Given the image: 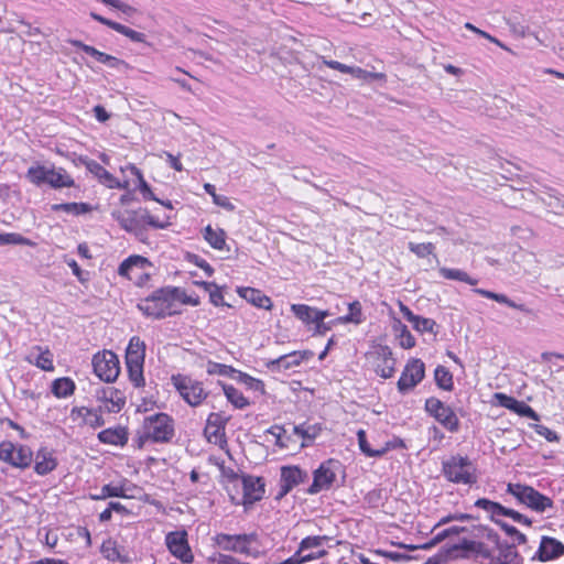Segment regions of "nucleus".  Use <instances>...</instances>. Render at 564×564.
Segmentation results:
<instances>
[{"label": "nucleus", "mask_w": 564, "mask_h": 564, "mask_svg": "<svg viewBox=\"0 0 564 564\" xmlns=\"http://www.w3.org/2000/svg\"><path fill=\"white\" fill-rule=\"evenodd\" d=\"M57 467V459L53 453L47 448H41L36 452L34 470L37 475H46Z\"/></svg>", "instance_id": "31"}, {"label": "nucleus", "mask_w": 564, "mask_h": 564, "mask_svg": "<svg viewBox=\"0 0 564 564\" xmlns=\"http://www.w3.org/2000/svg\"><path fill=\"white\" fill-rule=\"evenodd\" d=\"M564 553V544L554 539L544 536L541 540L539 554L542 561H550L561 556Z\"/></svg>", "instance_id": "32"}, {"label": "nucleus", "mask_w": 564, "mask_h": 564, "mask_svg": "<svg viewBox=\"0 0 564 564\" xmlns=\"http://www.w3.org/2000/svg\"><path fill=\"white\" fill-rule=\"evenodd\" d=\"M425 376V366L421 359L412 358L410 359L399 380H398V389L401 392H406L416 387Z\"/></svg>", "instance_id": "17"}, {"label": "nucleus", "mask_w": 564, "mask_h": 564, "mask_svg": "<svg viewBox=\"0 0 564 564\" xmlns=\"http://www.w3.org/2000/svg\"><path fill=\"white\" fill-rule=\"evenodd\" d=\"M492 404L506 408L520 416L529 417L535 422L540 420L539 414L530 405L523 401L514 399L513 397L507 395L502 392H496L492 395Z\"/></svg>", "instance_id": "19"}, {"label": "nucleus", "mask_w": 564, "mask_h": 564, "mask_svg": "<svg viewBox=\"0 0 564 564\" xmlns=\"http://www.w3.org/2000/svg\"><path fill=\"white\" fill-rule=\"evenodd\" d=\"M25 361L45 372H53L55 370L54 355L45 346H33L26 354Z\"/></svg>", "instance_id": "24"}, {"label": "nucleus", "mask_w": 564, "mask_h": 564, "mask_svg": "<svg viewBox=\"0 0 564 564\" xmlns=\"http://www.w3.org/2000/svg\"><path fill=\"white\" fill-rule=\"evenodd\" d=\"M99 400L101 401L104 409L110 413H117L121 411L126 404L124 394L120 390L112 387L104 389Z\"/></svg>", "instance_id": "28"}, {"label": "nucleus", "mask_w": 564, "mask_h": 564, "mask_svg": "<svg viewBox=\"0 0 564 564\" xmlns=\"http://www.w3.org/2000/svg\"><path fill=\"white\" fill-rule=\"evenodd\" d=\"M227 419L220 413H210L207 417L206 426L204 430L205 437L212 444L224 448L227 444L225 427Z\"/></svg>", "instance_id": "20"}, {"label": "nucleus", "mask_w": 564, "mask_h": 564, "mask_svg": "<svg viewBox=\"0 0 564 564\" xmlns=\"http://www.w3.org/2000/svg\"><path fill=\"white\" fill-rule=\"evenodd\" d=\"M173 433V421L165 413L148 416L143 422L142 437L147 441L166 442L172 438Z\"/></svg>", "instance_id": "10"}, {"label": "nucleus", "mask_w": 564, "mask_h": 564, "mask_svg": "<svg viewBox=\"0 0 564 564\" xmlns=\"http://www.w3.org/2000/svg\"><path fill=\"white\" fill-rule=\"evenodd\" d=\"M243 476H234L226 481V491L234 505H242Z\"/></svg>", "instance_id": "41"}, {"label": "nucleus", "mask_w": 564, "mask_h": 564, "mask_svg": "<svg viewBox=\"0 0 564 564\" xmlns=\"http://www.w3.org/2000/svg\"><path fill=\"white\" fill-rule=\"evenodd\" d=\"M0 245H26L31 246L32 242L15 232L0 234Z\"/></svg>", "instance_id": "61"}, {"label": "nucleus", "mask_w": 564, "mask_h": 564, "mask_svg": "<svg viewBox=\"0 0 564 564\" xmlns=\"http://www.w3.org/2000/svg\"><path fill=\"white\" fill-rule=\"evenodd\" d=\"M170 293L173 302V306L176 308L175 314L181 313L182 305L198 306L200 299L196 293H187L181 288H170Z\"/></svg>", "instance_id": "34"}, {"label": "nucleus", "mask_w": 564, "mask_h": 564, "mask_svg": "<svg viewBox=\"0 0 564 564\" xmlns=\"http://www.w3.org/2000/svg\"><path fill=\"white\" fill-rule=\"evenodd\" d=\"M223 390L228 402H230L235 408L243 409L249 404L248 399L235 387L224 384Z\"/></svg>", "instance_id": "50"}, {"label": "nucleus", "mask_w": 564, "mask_h": 564, "mask_svg": "<svg viewBox=\"0 0 564 564\" xmlns=\"http://www.w3.org/2000/svg\"><path fill=\"white\" fill-rule=\"evenodd\" d=\"M90 17L91 19H94L95 21L115 30L116 32L127 36L128 39L134 41V42H143L144 40V34L141 33V32H138L133 29H130L121 23H118V22H115V21H111L98 13H95V12H90Z\"/></svg>", "instance_id": "30"}, {"label": "nucleus", "mask_w": 564, "mask_h": 564, "mask_svg": "<svg viewBox=\"0 0 564 564\" xmlns=\"http://www.w3.org/2000/svg\"><path fill=\"white\" fill-rule=\"evenodd\" d=\"M151 268L152 264L145 257L134 254L121 262L118 268V274L142 286L150 279Z\"/></svg>", "instance_id": "8"}, {"label": "nucleus", "mask_w": 564, "mask_h": 564, "mask_svg": "<svg viewBox=\"0 0 564 564\" xmlns=\"http://www.w3.org/2000/svg\"><path fill=\"white\" fill-rule=\"evenodd\" d=\"M531 427L542 437H544L547 442H558L560 437L556 432L552 431L545 425L541 424H532Z\"/></svg>", "instance_id": "64"}, {"label": "nucleus", "mask_w": 564, "mask_h": 564, "mask_svg": "<svg viewBox=\"0 0 564 564\" xmlns=\"http://www.w3.org/2000/svg\"><path fill=\"white\" fill-rule=\"evenodd\" d=\"M164 541L169 552L182 563L189 564L194 561V554L185 530L169 532Z\"/></svg>", "instance_id": "16"}, {"label": "nucleus", "mask_w": 564, "mask_h": 564, "mask_svg": "<svg viewBox=\"0 0 564 564\" xmlns=\"http://www.w3.org/2000/svg\"><path fill=\"white\" fill-rule=\"evenodd\" d=\"M365 321V316L362 313V306L359 301H354L348 304V314L344 316H339L334 321V324L345 325V324H354L360 325Z\"/></svg>", "instance_id": "37"}, {"label": "nucleus", "mask_w": 564, "mask_h": 564, "mask_svg": "<svg viewBox=\"0 0 564 564\" xmlns=\"http://www.w3.org/2000/svg\"><path fill=\"white\" fill-rule=\"evenodd\" d=\"M506 491L511 495L519 503L535 512H545L553 507L550 497L535 490L533 487L521 482H509Z\"/></svg>", "instance_id": "2"}, {"label": "nucleus", "mask_w": 564, "mask_h": 564, "mask_svg": "<svg viewBox=\"0 0 564 564\" xmlns=\"http://www.w3.org/2000/svg\"><path fill=\"white\" fill-rule=\"evenodd\" d=\"M306 474L297 466H284L281 468V487L283 492L290 491L294 486L304 480Z\"/></svg>", "instance_id": "33"}, {"label": "nucleus", "mask_w": 564, "mask_h": 564, "mask_svg": "<svg viewBox=\"0 0 564 564\" xmlns=\"http://www.w3.org/2000/svg\"><path fill=\"white\" fill-rule=\"evenodd\" d=\"M52 210L79 216L89 213L91 210V206L87 203L54 204L52 205Z\"/></svg>", "instance_id": "46"}, {"label": "nucleus", "mask_w": 564, "mask_h": 564, "mask_svg": "<svg viewBox=\"0 0 564 564\" xmlns=\"http://www.w3.org/2000/svg\"><path fill=\"white\" fill-rule=\"evenodd\" d=\"M69 416L70 420L79 426L97 429L105 423L99 409L75 406L72 409Z\"/></svg>", "instance_id": "23"}, {"label": "nucleus", "mask_w": 564, "mask_h": 564, "mask_svg": "<svg viewBox=\"0 0 564 564\" xmlns=\"http://www.w3.org/2000/svg\"><path fill=\"white\" fill-rule=\"evenodd\" d=\"M347 74H350L354 78L365 83L384 79V75L382 73L368 72L358 66H349Z\"/></svg>", "instance_id": "53"}, {"label": "nucleus", "mask_w": 564, "mask_h": 564, "mask_svg": "<svg viewBox=\"0 0 564 564\" xmlns=\"http://www.w3.org/2000/svg\"><path fill=\"white\" fill-rule=\"evenodd\" d=\"M33 458V452L29 446L14 444L10 441L0 443V460L17 468H26Z\"/></svg>", "instance_id": "14"}, {"label": "nucleus", "mask_w": 564, "mask_h": 564, "mask_svg": "<svg viewBox=\"0 0 564 564\" xmlns=\"http://www.w3.org/2000/svg\"><path fill=\"white\" fill-rule=\"evenodd\" d=\"M477 557L481 564H518V554L514 547L494 542L492 545L480 544Z\"/></svg>", "instance_id": "9"}, {"label": "nucleus", "mask_w": 564, "mask_h": 564, "mask_svg": "<svg viewBox=\"0 0 564 564\" xmlns=\"http://www.w3.org/2000/svg\"><path fill=\"white\" fill-rule=\"evenodd\" d=\"M138 308L147 316L163 318L174 315L176 308L173 306L170 288L154 291L150 296L138 303Z\"/></svg>", "instance_id": "4"}, {"label": "nucleus", "mask_w": 564, "mask_h": 564, "mask_svg": "<svg viewBox=\"0 0 564 564\" xmlns=\"http://www.w3.org/2000/svg\"><path fill=\"white\" fill-rule=\"evenodd\" d=\"M115 484L118 492V498L138 499L142 495V489L128 479H121L120 481Z\"/></svg>", "instance_id": "45"}, {"label": "nucleus", "mask_w": 564, "mask_h": 564, "mask_svg": "<svg viewBox=\"0 0 564 564\" xmlns=\"http://www.w3.org/2000/svg\"><path fill=\"white\" fill-rule=\"evenodd\" d=\"M409 249L413 252L417 258H426L431 254H434L435 247L432 242H423L415 243L409 242Z\"/></svg>", "instance_id": "58"}, {"label": "nucleus", "mask_w": 564, "mask_h": 564, "mask_svg": "<svg viewBox=\"0 0 564 564\" xmlns=\"http://www.w3.org/2000/svg\"><path fill=\"white\" fill-rule=\"evenodd\" d=\"M326 554H327L326 550H318L316 552H311V553L302 555L300 553V551L297 550L293 556L286 558L285 561L281 562L279 564H303L306 562L322 558Z\"/></svg>", "instance_id": "51"}, {"label": "nucleus", "mask_w": 564, "mask_h": 564, "mask_svg": "<svg viewBox=\"0 0 564 564\" xmlns=\"http://www.w3.org/2000/svg\"><path fill=\"white\" fill-rule=\"evenodd\" d=\"M359 449L368 457H381L388 452L399 448H405L403 440L393 436L387 441L382 440V434L376 433L369 441L364 430L357 432Z\"/></svg>", "instance_id": "3"}, {"label": "nucleus", "mask_w": 564, "mask_h": 564, "mask_svg": "<svg viewBox=\"0 0 564 564\" xmlns=\"http://www.w3.org/2000/svg\"><path fill=\"white\" fill-rule=\"evenodd\" d=\"M236 292L240 297L246 300L251 305L263 308L267 311H271L273 307V303L269 296H267L262 291L249 286H238Z\"/></svg>", "instance_id": "27"}, {"label": "nucleus", "mask_w": 564, "mask_h": 564, "mask_svg": "<svg viewBox=\"0 0 564 564\" xmlns=\"http://www.w3.org/2000/svg\"><path fill=\"white\" fill-rule=\"evenodd\" d=\"M466 531H467L466 527L457 525V524L452 525V527L446 528V529L440 531L438 533H436V535L432 540V544L442 542L443 540H445L449 536H453V535H459L460 533L466 532Z\"/></svg>", "instance_id": "59"}, {"label": "nucleus", "mask_w": 564, "mask_h": 564, "mask_svg": "<svg viewBox=\"0 0 564 564\" xmlns=\"http://www.w3.org/2000/svg\"><path fill=\"white\" fill-rule=\"evenodd\" d=\"M442 470L451 482L473 485L477 481L476 467L467 457H451L443 463Z\"/></svg>", "instance_id": "6"}, {"label": "nucleus", "mask_w": 564, "mask_h": 564, "mask_svg": "<svg viewBox=\"0 0 564 564\" xmlns=\"http://www.w3.org/2000/svg\"><path fill=\"white\" fill-rule=\"evenodd\" d=\"M256 541L253 534H226L218 533L214 536L215 544L224 551H230L257 558L260 551L252 546Z\"/></svg>", "instance_id": "7"}, {"label": "nucleus", "mask_w": 564, "mask_h": 564, "mask_svg": "<svg viewBox=\"0 0 564 564\" xmlns=\"http://www.w3.org/2000/svg\"><path fill=\"white\" fill-rule=\"evenodd\" d=\"M441 276L447 280H456L460 282H465L470 285H476L478 283L477 279L470 278L468 273L459 269H452L442 267L438 269Z\"/></svg>", "instance_id": "49"}, {"label": "nucleus", "mask_w": 564, "mask_h": 564, "mask_svg": "<svg viewBox=\"0 0 564 564\" xmlns=\"http://www.w3.org/2000/svg\"><path fill=\"white\" fill-rule=\"evenodd\" d=\"M184 259L188 264L195 265L196 268L200 269L204 272L205 276L209 278L214 274L213 267L198 254L186 253Z\"/></svg>", "instance_id": "54"}, {"label": "nucleus", "mask_w": 564, "mask_h": 564, "mask_svg": "<svg viewBox=\"0 0 564 564\" xmlns=\"http://www.w3.org/2000/svg\"><path fill=\"white\" fill-rule=\"evenodd\" d=\"M101 553L108 561L111 562L124 563L128 561V555L124 550L111 539L102 543Z\"/></svg>", "instance_id": "39"}, {"label": "nucleus", "mask_w": 564, "mask_h": 564, "mask_svg": "<svg viewBox=\"0 0 564 564\" xmlns=\"http://www.w3.org/2000/svg\"><path fill=\"white\" fill-rule=\"evenodd\" d=\"M194 284L203 288L206 292H208L209 301L213 305L230 307V305L225 302L223 286L207 281H195Z\"/></svg>", "instance_id": "38"}, {"label": "nucleus", "mask_w": 564, "mask_h": 564, "mask_svg": "<svg viewBox=\"0 0 564 564\" xmlns=\"http://www.w3.org/2000/svg\"><path fill=\"white\" fill-rule=\"evenodd\" d=\"M86 167L94 174L100 184L111 189H129L131 182L127 178L120 180L108 172L104 166L95 161H87Z\"/></svg>", "instance_id": "22"}, {"label": "nucleus", "mask_w": 564, "mask_h": 564, "mask_svg": "<svg viewBox=\"0 0 564 564\" xmlns=\"http://www.w3.org/2000/svg\"><path fill=\"white\" fill-rule=\"evenodd\" d=\"M425 411L449 432H457L459 420L453 409L440 399L431 397L425 401Z\"/></svg>", "instance_id": "15"}, {"label": "nucleus", "mask_w": 564, "mask_h": 564, "mask_svg": "<svg viewBox=\"0 0 564 564\" xmlns=\"http://www.w3.org/2000/svg\"><path fill=\"white\" fill-rule=\"evenodd\" d=\"M313 352L310 350L292 351L280 356L279 358L269 360L267 367L272 371H288L302 365V362L311 359Z\"/></svg>", "instance_id": "21"}, {"label": "nucleus", "mask_w": 564, "mask_h": 564, "mask_svg": "<svg viewBox=\"0 0 564 564\" xmlns=\"http://www.w3.org/2000/svg\"><path fill=\"white\" fill-rule=\"evenodd\" d=\"M328 540L329 538L326 535L306 536L301 541L297 550L302 555L316 552L318 550H325L323 546Z\"/></svg>", "instance_id": "44"}, {"label": "nucleus", "mask_w": 564, "mask_h": 564, "mask_svg": "<svg viewBox=\"0 0 564 564\" xmlns=\"http://www.w3.org/2000/svg\"><path fill=\"white\" fill-rule=\"evenodd\" d=\"M26 180L36 186L44 184L53 188L73 187L74 178L63 167L35 163L31 165L25 174Z\"/></svg>", "instance_id": "1"}, {"label": "nucleus", "mask_w": 564, "mask_h": 564, "mask_svg": "<svg viewBox=\"0 0 564 564\" xmlns=\"http://www.w3.org/2000/svg\"><path fill=\"white\" fill-rule=\"evenodd\" d=\"M474 517L469 513H462V512H455L445 517H442L438 522L434 525L433 530H435L438 527L445 525L453 521L458 522H466V521H473Z\"/></svg>", "instance_id": "60"}, {"label": "nucleus", "mask_w": 564, "mask_h": 564, "mask_svg": "<svg viewBox=\"0 0 564 564\" xmlns=\"http://www.w3.org/2000/svg\"><path fill=\"white\" fill-rule=\"evenodd\" d=\"M99 1L110 8L119 10L120 12H122L126 15H133L137 12L135 8H133L132 6H130L126 2H122L121 0H99Z\"/></svg>", "instance_id": "62"}, {"label": "nucleus", "mask_w": 564, "mask_h": 564, "mask_svg": "<svg viewBox=\"0 0 564 564\" xmlns=\"http://www.w3.org/2000/svg\"><path fill=\"white\" fill-rule=\"evenodd\" d=\"M338 469L339 463L337 460L328 459L322 463L314 471L313 484L311 485L308 492L317 494L322 490L328 489L335 481Z\"/></svg>", "instance_id": "18"}, {"label": "nucleus", "mask_w": 564, "mask_h": 564, "mask_svg": "<svg viewBox=\"0 0 564 564\" xmlns=\"http://www.w3.org/2000/svg\"><path fill=\"white\" fill-rule=\"evenodd\" d=\"M392 328L395 333L399 345L404 349H410L415 346V338L412 336L408 327L401 323L400 319H394Z\"/></svg>", "instance_id": "42"}, {"label": "nucleus", "mask_w": 564, "mask_h": 564, "mask_svg": "<svg viewBox=\"0 0 564 564\" xmlns=\"http://www.w3.org/2000/svg\"><path fill=\"white\" fill-rule=\"evenodd\" d=\"M94 373L105 382H113L120 373V362L118 356L111 350H101L94 355Z\"/></svg>", "instance_id": "12"}, {"label": "nucleus", "mask_w": 564, "mask_h": 564, "mask_svg": "<svg viewBox=\"0 0 564 564\" xmlns=\"http://www.w3.org/2000/svg\"><path fill=\"white\" fill-rule=\"evenodd\" d=\"M206 371L208 375L231 377L234 379L237 373V370L234 369L232 367L224 365V364L213 362V361H209L207 364Z\"/></svg>", "instance_id": "56"}, {"label": "nucleus", "mask_w": 564, "mask_h": 564, "mask_svg": "<svg viewBox=\"0 0 564 564\" xmlns=\"http://www.w3.org/2000/svg\"><path fill=\"white\" fill-rule=\"evenodd\" d=\"M171 380L182 399L191 406L199 405L207 398V392L197 380L183 375L172 376Z\"/></svg>", "instance_id": "11"}, {"label": "nucleus", "mask_w": 564, "mask_h": 564, "mask_svg": "<svg viewBox=\"0 0 564 564\" xmlns=\"http://www.w3.org/2000/svg\"><path fill=\"white\" fill-rule=\"evenodd\" d=\"M475 292L484 297L494 300L501 304H506L512 308H521L520 305H518L514 302H512L511 300H509L505 294L495 293V292L484 290V289H476Z\"/></svg>", "instance_id": "57"}, {"label": "nucleus", "mask_w": 564, "mask_h": 564, "mask_svg": "<svg viewBox=\"0 0 564 564\" xmlns=\"http://www.w3.org/2000/svg\"><path fill=\"white\" fill-rule=\"evenodd\" d=\"M110 497H117L118 492L115 482L107 484L101 487L100 492L96 495H89L91 500H104Z\"/></svg>", "instance_id": "63"}, {"label": "nucleus", "mask_w": 564, "mask_h": 564, "mask_svg": "<svg viewBox=\"0 0 564 564\" xmlns=\"http://www.w3.org/2000/svg\"><path fill=\"white\" fill-rule=\"evenodd\" d=\"M399 307L403 316L412 324L415 330L420 333H434L436 326L434 319L413 314L402 302H399Z\"/></svg>", "instance_id": "29"}, {"label": "nucleus", "mask_w": 564, "mask_h": 564, "mask_svg": "<svg viewBox=\"0 0 564 564\" xmlns=\"http://www.w3.org/2000/svg\"><path fill=\"white\" fill-rule=\"evenodd\" d=\"M98 438L105 444L123 445L128 436L123 429H107L98 434Z\"/></svg>", "instance_id": "43"}, {"label": "nucleus", "mask_w": 564, "mask_h": 564, "mask_svg": "<svg viewBox=\"0 0 564 564\" xmlns=\"http://www.w3.org/2000/svg\"><path fill=\"white\" fill-rule=\"evenodd\" d=\"M291 311L294 316L305 325H313L315 322V307L306 304H292Z\"/></svg>", "instance_id": "47"}, {"label": "nucleus", "mask_w": 564, "mask_h": 564, "mask_svg": "<svg viewBox=\"0 0 564 564\" xmlns=\"http://www.w3.org/2000/svg\"><path fill=\"white\" fill-rule=\"evenodd\" d=\"M203 238L215 250L223 251L227 249V235L221 228L207 225L203 229Z\"/></svg>", "instance_id": "35"}, {"label": "nucleus", "mask_w": 564, "mask_h": 564, "mask_svg": "<svg viewBox=\"0 0 564 564\" xmlns=\"http://www.w3.org/2000/svg\"><path fill=\"white\" fill-rule=\"evenodd\" d=\"M235 379L245 384L248 389L263 393L264 384L260 379L253 378L241 371H237Z\"/></svg>", "instance_id": "55"}, {"label": "nucleus", "mask_w": 564, "mask_h": 564, "mask_svg": "<svg viewBox=\"0 0 564 564\" xmlns=\"http://www.w3.org/2000/svg\"><path fill=\"white\" fill-rule=\"evenodd\" d=\"M321 430L319 425H299L293 427L294 433L303 438L301 447L308 446L319 435Z\"/></svg>", "instance_id": "48"}, {"label": "nucleus", "mask_w": 564, "mask_h": 564, "mask_svg": "<svg viewBox=\"0 0 564 564\" xmlns=\"http://www.w3.org/2000/svg\"><path fill=\"white\" fill-rule=\"evenodd\" d=\"M145 358V344L139 337L130 339L126 350V366L129 379L134 387H143L145 381L143 377V366Z\"/></svg>", "instance_id": "5"}, {"label": "nucleus", "mask_w": 564, "mask_h": 564, "mask_svg": "<svg viewBox=\"0 0 564 564\" xmlns=\"http://www.w3.org/2000/svg\"><path fill=\"white\" fill-rule=\"evenodd\" d=\"M127 171H130L133 175L137 176L138 189L141 193L143 199L154 200L169 209H173V205L170 200H161L153 194L150 185L144 180L142 172L134 164L129 163L121 167L122 173H126Z\"/></svg>", "instance_id": "26"}, {"label": "nucleus", "mask_w": 564, "mask_h": 564, "mask_svg": "<svg viewBox=\"0 0 564 564\" xmlns=\"http://www.w3.org/2000/svg\"><path fill=\"white\" fill-rule=\"evenodd\" d=\"M366 358L381 378L389 379L394 375L395 360L389 347L376 346L366 355Z\"/></svg>", "instance_id": "13"}, {"label": "nucleus", "mask_w": 564, "mask_h": 564, "mask_svg": "<svg viewBox=\"0 0 564 564\" xmlns=\"http://www.w3.org/2000/svg\"><path fill=\"white\" fill-rule=\"evenodd\" d=\"M264 495V482L254 476H243L242 506L248 508L262 499Z\"/></svg>", "instance_id": "25"}, {"label": "nucleus", "mask_w": 564, "mask_h": 564, "mask_svg": "<svg viewBox=\"0 0 564 564\" xmlns=\"http://www.w3.org/2000/svg\"><path fill=\"white\" fill-rule=\"evenodd\" d=\"M475 506L486 511L496 523H501V518L505 516L507 509L500 503L485 498L478 499Z\"/></svg>", "instance_id": "40"}, {"label": "nucleus", "mask_w": 564, "mask_h": 564, "mask_svg": "<svg viewBox=\"0 0 564 564\" xmlns=\"http://www.w3.org/2000/svg\"><path fill=\"white\" fill-rule=\"evenodd\" d=\"M434 378L436 381V384L445 390V391H452L454 383H453V376L452 373L443 366L436 367L434 371Z\"/></svg>", "instance_id": "52"}, {"label": "nucleus", "mask_w": 564, "mask_h": 564, "mask_svg": "<svg viewBox=\"0 0 564 564\" xmlns=\"http://www.w3.org/2000/svg\"><path fill=\"white\" fill-rule=\"evenodd\" d=\"M76 383L69 377L56 378L51 383V392L57 399H67L75 393Z\"/></svg>", "instance_id": "36"}]
</instances>
